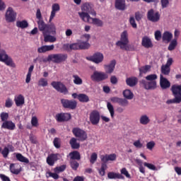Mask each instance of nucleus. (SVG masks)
Instances as JSON below:
<instances>
[{
  "instance_id": "nucleus-62",
  "label": "nucleus",
  "mask_w": 181,
  "mask_h": 181,
  "mask_svg": "<svg viewBox=\"0 0 181 181\" xmlns=\"http://www.w3.org/2000/svg\"><path fill=\"white\" fill-rule=\"evenodd\" d=\"M146 148L147 149H149V151H152L153 148H155V141H151L146 144Z\"/></svg>"
},
{
  "instance_id": "nucleus-7",
  "label": "nucleus",
  "mask_w": 181,
  "mask_h": 181,
  "mask_svg": "<svg viewBox=\"0 0 181 181\" xmlns=\"http://www.w3.org/2000/svg\"><path fill=\"white\" fill-rule=\"evenodd\" d=\"M72 133L74 134V136L78 139V141H80L81 142H84V141L87 139V133L86 131L78 127L74 128Z\"/></svg>"
},
{
  "instance_id": "nucleus-25",
  "label": "nucleus",
  "mask_w": 181,
  "mask_h": 181,
  "mask_svg": "<svg viewBox=\"0 0 181 181\" xmlns=\"http://www.w3.org/2000/svg\"><path fill=\"white\" fill-rule=\"evenodd\" d=\"M115 6L119 11H125V0H115Z\"/></svg>"
},
{
  "instance_id": "nucleus-5",
  "label": "nucleus",
  "mask_w": 181,
  "mask_h": 181,
  "mask_svg": "<svg viewBox=\"0 0 181 181\" xmlns=\"http://www.w3.org/2000/svg\"><path fill=\"white\" fill-rule=\"evenodd\" d=\"M66 60H67L66 54H51L48 55L47 60L45 59L44 62H52L53 63L59 64V63L66 62Z\"/></svg>"
},
{
  "instance_id": "nucleus-26",
  "label": "nucleus",
  "mask_w": 181,
  "mask_h": 181,
  "mask_svg": "<svg viewBox=\"0 0 181 181\" xmlns=\"http://www.w3.org/2000/svg\"><path fill=\"white\" fill-rule=\"evenodd\" d=\"M14 101L17 107H21V105L25 104V97L20 94L18 96H15Z\"/></svg>"
},
{
  "instance_id": "nucleus-45",
  "label": "nucleus",
  "mask_w": 181,
  "mask_h": 181,
  "mask_svg": "<svg viewBox=\"0 0 181 181\" xmlns=\"http://www.w3.org/2000/svg\"><path fill=\"white\" fill-rule=\"evenodd\" d=\"M161 73L162 74H164V76H169L170 74V67L167 66L166 65H162Z\"/></svg>"
},
{
  "instance_id": "nucleus-8",
  "label": "nucleus",
  "mask_w": 181,
  "mask_h": 181,
  "mask_svg": "<svg viewBox=\"0 0 181 181\" xmlns=\"http://www.w3.org/2000/svg\"><path fill=\"white\" fill-rule=\"evenodd\" d=\"M129 43L128 31L124 30L120 35V40L116 42V46L121 49L123 48L124 46H127Z\"/></svg>"
},
{
  "instance_id": "nucleus-28",
  "label": "nucleus",
  "mask_w": 181,
  "mask_h": 181,
  "mask_svg": "<svg viewBox=\"0 0 181 181\" xmlns=\"http://www.w3.org/2000/svg\"><path fill=\"white\" fill-rule=\"evenodd\" d=\"M43 36H44V42L47 43V42H49L50 43H53L56 42V37L50 35H47V33L46 32L43 33Z\"/></svg>"
},
{
  "instance_id": "nucleus-50",
  "label": "nucleus",
  "mask_w": 181,
  "mask_h": 181,
  "mask_svg": "<svg viewBox=\"0 0 181 181\" xmlns=\"http://www.w3.org/2000/svg\"><path fill=\"white\" fill-rule=\"evenodd\" d=\"M70 166L72 170H77V169H78V166H80V163H78L76 160H71L70 161Z\"/></svg>"
},
{
  "instance_id": "nucleus-9",
  "label": "nucleus",
  "mask_w": 181,
  "mask_h": 181,
  "mask_svg": "<svg viewBox=\"0 0 181 181\" xmlns=\"http://www.w3.org/2000/svg\"><path fill=\"white\" fill-rule=\"evenodd\" d=\"M61 104L64 108L69 110H76L77 108V102L73 100L61 99Z\"/></svg>"
},
{
  "instance_id": "nucleus-18",
  "label": "nucleus",
  "mask_w": 181,
  "mask_h": 181,
  "mask_svg": "<svg viewBox=\"0 0 181 181\" xmlns=\"http://www.w3.org/2000/svg\"><path fill=\"white\" fill-rule=\"evenodd\" d=\"M141 45L143 46V47H145L146 49H150L151 47H153L152 40L148 36L143 37L141 40Z\"/></svg>"
},
{
  "instance_id": "nucleus-59",
  "label": "nucleus",
  "mask_w": 181,
  "mask_h": 181,
  "mask_svg": "<svg viewBox=\"0 0 181 181\" xmlns=\"http://www.w3.org/2000/svg\"><path fill=\"white\" fill-rule=\"evenodd\" d=\"M121 175H124L127 177L128 179H131V175H129V173H128V170H127L126 168H122L120 170Z\"/></svg>"
},
{
  "instance_id": "nucleus-17",
  "label": "nucleus",
  "mask_w": 181,
  "mask_h": 181,
  "mask_svg": "<svg viewBox=\"0 0 181 181\" xmlns=\"http://www.w3.org/2000/svg\"><path fill=\"white\" fill-rule=\"evenodd\" d=\"M3 129H8V131H13L16 128V125L11 120L4 122L1 124Z\"/></svg>"
},
{
  "instance_id": "nucleus-58",
  "label": "nucleus",
  "mask_w": 181,
  "mask_h": 181,
  "mask_svg": "<svg viewBox=\"0 0 181 181\" xmlns=\"http://www.w3.org/2000/svg\"><path fill=\"white\" fill-rule=\"evenodd\" d=\"M31 125L35 127H39V122L37 120V117L35 116L33 117L31 119Z\"/></svg>"
},
{
  "instance_id": "nucleus-61",
  "label": "nucleus",
  "mask_w": 181,
  "mask_h": 181,
  "mask_svg": "<svg viewBox=\"0 0 181 181\" xmlns=\"http://www.w3.org/2000/svg\"><path fill=\"white\" fill-rule=\"evenodd\" d=\"M1 155L3 156V158H8V155H9V148L5 147L1 151Z\"/></svg>"
},
{
  "instance_id": "nucleus-40",
  "label": "nucleus",
  "mask_w": 181,
  "mask_h": 181,
  "mask_svg": "<svg viewBox=\"0 0 181 181\" xmlns=\"http://www.w3.org/2000/svg\"><path fill=\"white\" fill-rule=\"evenodd\" d=\"M78 101H80V103H88V101H90V98L84 93H81L78 94Z\"/></svg>"
},
{
  "instance_id": "nucleus-46",
  "label": "nucleus",
  "mask_w": 181,
  "mask_h": 181,
  "mask_svg": "<svg viewBox=\"0 0 181 181\" xmlns=\"http://www.w3.org/2000/svg\"><path fill=\"white\" fill-rule=\"evenodd\" d=\"M105 170H107V164L105 163H101V168L98 170L100 176H105Z\"/></svg>"
},
{
  "instance_id": "nucleus-51",
  "label": "nucleus",
  "mask_w": 181,
  "mask_h": 181,
  "mask_svg": "<svg viewBox=\"0 0 181 181\" xmlns=\"http://www.w3.org/2000/svg\"><path fill=\"white\" fill-rule=\"evenodd\" d=\"M37 84H38L39 87H47L49 83L46 78H40V80L38 81Z\"/></svg>"
},
{
  "instance_id": "nucleus-22",
  "label": "nucleus",
  "mask_w": 181,
  "mask_h": 181,
  "mask_svg": "<svg viewBox=\"0 0 181 181\" xmlns=\"http://www.w3.org/2000/svg\"><path fill=\"white\" fill-rule=\"evenodd\" d=\"M59 11H60V5H59V4H54L52 6L49 22H52V21L54 19V16H56V12H59Z\"/></svg>"
},
{
  "instance_id": "nucleus-49",
  "label": "nucleus",
  "mask_w": 181,
  "mask_h": 181,
  "mask_svg": "<svg viewBox=\"0 0 181 181\" xmlns=\"http://www.w3.org/2000/svg\"><path fill=\"white\" fill-rule=\"evenodd\" d=\"M53 144L57 149H60V148H62V140L59 138L56 137L54 139Z\"/></svg>"
},
{
  "instance_id": "nucleus-37",
  "label": "nucleus",
  "mask_w": 181,
  "mask_h": 181,
  "mask_svg": "<svg viewBox=\"0 0 181 181\" xmlns=\"http://www.w3.org/2000/svg\"><path fill=\"white\" fill-rule=\"evenodd\" d=\"M123 96L124 98H127V100H132V98H134V93L131 92V90L126 89L123 91Z\"/></svg>"
},
{
  "instance_id": "nucleus-3",
  "label": "nucleus",
  "mask_w": 181,
  "mask_h": 181,
  "mask_svg": "<svg viewBox=\"0 0 181 181\" xmlns=\"http://www.w3.org/2000/svg\"><path fill=\"white\" fill-rule=\"evenodd\" d=\"M170 91L175 97L173 99L168 100L167 104H180L181 103V85L174 84L170 88Z\"/></svg>"
},
{
  "instance_id": "nucleus-24",
  "label": "nucleus",
  "mask_w": 181,
  "mask_h": 181,
  "mask_svg": "<svg viewBox=\"0 0 181 181\" xmlns=\"http://www.w3.org/2000/svg\"><path fill=\"white\" fill-rule=\"evenodd\" d=\"M126 83L129 86V87H135L136 84H138V78L135 76H132L129 78H127L126 79Z\"/></svg>"
},
{
  "instance_id": "nucleus-57",
  "label": "nucleus",
  "mask_w": 181,
  "mask_h": 181,
  "mask_svg": "<svg viewBox=\"0 0 181 181\" xmlns=\"http://www.w3.org/2000/svg\"><path fill=\"white\" fill-rule=\"evenodd\" d=\"M12 105H13V101H12V99L8 98L6 100V103H5L6 108H11Z\"/></svg>"
},
{
  "instance_id": "nucleus-29",
  "label": "nucleus",
  "mask_w": 181,
  "mask_h": 181,
  "mask_svg": "<svg viewBox=\"0 0 181 181\" xmlns=\"http://www.w3.org/2000/svg\"><path fill=\"white\" fill-rule=\"evenodd\" d=\"M108 179H124V176L119 173L115 172H109L107 173Z\"/></svg>"
},
{
  "instance_id": "nucleus-34",
  "label": "nucleus",
  "mask_w": 181,
  "mask_h": 181,
  "mask_svg": "<svg viewBox=\"0 0 181 181\" xmlns=\"http://www.w3.org/2000/svg\"><path fill=\"white\" fill-rule=\"evenodd\" d=\"M10 172L13 173V175H19L22 170L21 168H16V164L11 163L10 165Z\"/></svg>"
},
{
  "instance_id": "nucleus-56",
  "label": "nucleus",
  "mask_w": 181,
  "mask_h": 181,
  "mask_svg": "<svg viewBox=\"0 0 181 181\" xmlns=\"http://www.w3.org/2000/svg\"><path fill=\"white\" fill-rule=\"evenodd\" d=\"M129 23L134 29H136L138 28V25L135 22V18H134V16L129 18Z\"/></svg>"
},
{
  "instance_id": "nucleus-42",
  "label": "nucleus",
  "mask_w": 181,
  "mask_h": 181,
  "mask_svg": "<svg viewBox=\"0 0 181 181\" xmlns=\"http://www.w3.org/2000/svg\"><path fill=\"white\" fill-rule=\"evenodd\" d=\"M176 46H177V38H175L170 42L168 46V50H170V52L175 50V49H176Z\"/></svg>"
},
{
  "instance_id": "nucleus-12",
  "label": "nucleus",
  "mask_w": 181,
  "mask_h": 181,
  "mask_svg": "<svg viewBox=\"0 0 181 181\" xmlns=\"http://www.w3.org/2000/svg\"><path fill=\"white\" fill-rule=\"evenodd\" d=\"M6 21L8 23L15 22V21H16V13L13 11L12 7H8L6 11Z\"/></svg>"
},
{
  "instance_id": "nucleus-1",
  "label": "nucleus",
  "mask_w": 181,
  "mask_h": 181,
  "mask_svg": "<svg viewBox=\"0 0 181 181\" xmlns=\"http://www.w3.org/2000/svg\"><path fill=\"white\" fill-rule=\"evenodd\" d=\"M115 64H117V62L115 59L112 60L110 64L105 65V72L95 71L93 74L90 76V78L93 81H104V80H107L108 78V74H112L115 70Z\"/></svg>"
},
{
  "instance_id": "nucleus-20",
  "label": "nucleus",
  "mask_w": 181,
  "mask_h": 181,
  "mask_svg": "<svg viewBox=\"0 0 181 181\" xmlns=\"http://www.w3.org/2000/svg\"><path fill=\"white\" fill-rule=\"evenodd\" d=\"M63 49L67 52H70V50H80V46L78 43L64 44Z\"/></svg>"
},
{
  "instance_id": "nucleus-48",
  "label": "nucleus",
  "mask_w": 181,
  "mask_h": 181,
  "mask_svg": "<svg viewBox=\"0 0 181 181\" xmlns=\"http://www.w3.org/2000/svg\"><path fill=\"white\" fill-rule=\"evenodd\" d=\"M74 83L76 86H81L83 84V79L78 75H73Z\"/></svg>"
},
{
  "instance_id": "nucleus-6",
  "label": "nucleus",
  "mask_w": 181,
  "mask_h": 181,
  "mask_svg": "<svg viewBox=\"0 0 181 181\" xmlns=\"http://www.w3.org/2000/svg\"><path fill=\"white\" fill-rule=\"evenodd\" d=\"M51 86L54 88V90L58 91V93L65 95L69 93L67 87H66V85L62 83V81H52L51 83Z\"/></svg>"
},
{
  "instance_id": "nucleus-35",
  "label": "nucleus",
  "mask_w": 181,
  "mask_h": 181,
  "mask_svg": "<svg viewBox=\"0 0 181 181\" xmlns=\"http://www.w3.org/2000/svg\"><path fill=\"white\" fill-rule=\"evenodd\" d=\"M69 144L72 149H78L80 148V143H77V139L73 137L69 141Z\"/></svg>"
},
{
  "instance_id": "nucleus-38",
  "label": "nucleus",
  "mask_w": 181,
  "mask_h": 181,
  "mask_svg": "<svg viewBox=\"0 0 181 181\" xmlns=\"http://www.w3.org/2000/svg\"><path fill=\"white\" fill-rule=\"evenodd\" d=\"M79 45V50H87V49H90L91 46L88 42H78Z\"/></svg>"
},
{
  "instance_id": "nucleus-23",
  "label": "nucleus",
  "mask_w": 181,
  "mask_h": 181,
  "mask_svg": "<svg viewBox=\"0 0 181 181\" xmlns=\"http://www.w3.org/2000/svg\"><path fill=\"white\" fill-rule=\"evenodd\" d=\"M54 49V45H43L40 47L37 48V52L38 53H46V52H50L51 50H53Z\"/></svg>"
},
{
  "instance_id": "nucleus-2",
  "label": "nucleus",
  "mask_w": 181,
  "mask_h": 181,
  "mask_svg": "<svg viewBox=\"0 0 181 181\" xmlns=\"http://www.w3.org/2000/svg\"><path fill=\"white\" fill-rule=\"evenodd\" d=\"M156 80H158V75L152 74L147 75L145 79L139 81V83L145 90H156L158 88V82Z\"/></svg>"
},
{
  "instance_id": "nucleus-54",
  "label": "nucleus",
  "mask_w": 181,
  "mask_h": 181,
  "mask_svg": "<svg viewBox=\"0 0 181 181\" xmlns=\"http://www.w3.org/2000/svg\"><path fill=\"white\" fill-rule=\"evenodd\" d=\"M118 104L121 105V107H128L129 102L127 99L120 98Z\"/></svg>"
},
{
  "instance_id": "nucleus-10",
  "label": "nucleus",
  "mask_w": 181,
  "mask_h": 181,
  "mask_svg": "<svg viewBox=\"0 0 181 181\" xmlns=\"http://www.w3.org/2000/svg\"><path fill=\"white\" fill-rule=\"evenodd\" d=\"M147 19L148 21H150V22H159L160 19V14H159V12H155V10L153 8L150 9L147 12Z\"/></svg>"
},
{
  "instance_id": "nucleus-43",
  "label": "nucleus",
  "mask_w": 181,
  "mask_h": 181,
  "mask_svg": "<svg viewBox=\"0 0 181 181\" xmlns=\"http://www.w3.org/2000/svg\"><path fill=\"white\" fill-rule=\"evenodd\" d=\"M120 49L121 50H126V52H135V50H136L135 46L128 44L123 46V47Z\"/></svg>"
},
{
  "instance_id": "nucleus-4",
  "label": "nucleus",
  "mask_w": 181,
  "mask_h": 181,
  "mask_svg": "<svg viewBox=\"0 0 181 181\" xmlns=\"http://www.w3.org/2000/svg\"><path fill=\"white\" fill-rule=\"evenodd\" d=\"M78 15L81 18V19H82V21H83V22H87L88 23H90V21H92V23L93 25H95V26H98L99 28L103 27V25H104V23H103V21L97 18H91V16H90V15L87 13H84V12H79Z\"/></svg>"
},
{
  "instance_id": "nucleus-14",
  "label": "nucleus",
  "mask_w": 181,
  "mask_h": 181,
  "mask_svg": "<svg viewBox=\"0 0 181 181\" xmlns=\"http://www.w3.org/2000/svg\"><path fill=\"white\" fill-rule=\"evenodd\" d=\"M88 60L93 62V63L99 64V63H102L103 60H104V55L101 52H96L93 56L90 57Z\"/></svg>"
},
{
  "instance_id": "nucleus-52",
  "label": "nucleus",
  "mask_w": 181,
  "mask_h": 181,
  "mask_svg": "<svg viewBox=\"0 0 181 181\" xmlns=\"http://www.w3.org/2000/svg\"><path fill=\"white\" fill-rule=\"evenodd\" d=\"M67 168V165H62L61 166L56 167L54 169V171L55 173H62V172H64L66 170V168Z\"/></svg>"
},
{
  "instance_id": "nucleus-55",
  "label": "nucleus",
  "mask_w": 181,
  "mask_h": 181,
  "mask_svg": "<svg viewBox=\"0 0 181 181\" xmlns=\"http://www.w3.org/2000/svg\"><path fill=\"white\" fill-rule=\"evenodd\" d=\"M98 158V156L97 155V153H93L90 155V162L92 165H94V163H95V162H97V159Z\"/></svg>"
},
{
  "instance_id": "nucleus-30",
  "label": "nucleus",
  "mask_w": 181,
  "mask_h": 181,
  "mask_svg": "<svg viewBox=\"0 0 181 181\" xmlns=\"http://www.w3.org/2000/svg\"><path fill=\"white\" fill-rule=\"evenodd\" d=\"M16 26L17 28H20L21 29H26V28L29 27V23L27 21H16Z\"/></svg>"
},
{
  "instance_id": "nucleus-39",
  "label": "nucleus",
  "mask_w": 181,
  "mask_h": 181,
  "mask_svg": "<svg viewBox=\"0 0 181 181\" xmlns=\"http://www.w3.org/2000/svg\"><path fill=\"white\" fill-rule=\"evenodd\" d=\"M33 69H35V66L31 65L28 69V72L26 76L25 83H30V78L32 77V72L33 71Z\"/></svg>"
},
{
  "instance_id": "nucleus-64",
  "label": "nucleus",
  "mask_w": 181,
  "mask_h": 181,
  "mask_svg": "<svg viewBox=\"0 0 181 181\" xmlns=\"http://www.w3.org/2000/svg\"><path fill=\"white\" fill-rule=\"evenodd\" d=\"M154 35L156 40H160V39H162V33H160V31H156Z\"/></svg>"
},
{
  "instance_id": "nucleus-53",
  "label": "nucleus",
  "mask_w": 181,
  "mask_h": 181,
  "mask_svg": "<svg viewBox=\"0 0 181 181\" xmlns=\"http://www.w3.org/2000/svg\"><path fill=\"white\" fill-rule=\"evenodd\" d=\"M0 118L2 122H5L6 121H8V119L9 118V114L8 112H1L0 115Z\"/></svg>"
},
{
  "instance_id": "nucleus-41",
  "label": "nucleus",
  "mask_w": 181,
  "mask_h": 181,
  "mask_svg": "<svg viewBox=\"0 0 181 181\" xmlns=\"http://www.w3.org/2000/svg\"><path fill=\"white\" fill-rule=\"evenodd\" d=\"M107 108L110 114L111 118H114V115H115V111L114 110V106L111 104V103H107Z\"/></svg>"
},
{
  "instance_id": "nucleus-47",
  "label": "nucleus",
  "mask_w": 181,
  "mask_h": 181,
  "mask_svg": "<svg viewBox=\"0 0 181 181\" xmlns=\"http://www.w3.org/2000/svg\"><path fill=\"white\" fill-rule=\"evenodd\" d=\"M91 6H90V4L88 3H85L81 7L83 11L82 12H84V13H88V15L90 11H91Z\"/></svg>"
},
{
  "instance_id": "nucleus-32",
  "label": "nucleus",
  "mask_w": 181,
  "mask_h": 181,
  "mask_svg": "<svg viewBox=\"0 0 181 181\" xmlns=\"http://www.w3.org/2000/svg\"><path fill=\"white\" fill-rule=\"evenodd\" d=\"M69 156L72 160H80L81 159V156L80 153L77 151H72L69 153Z\"/></svg>"
},
{
  "instance_id": "nucleus-31",
  "label": "nucleus",
  "mask_w": 181,
  "mask_h": 181,
  "mask_svg": "<svg viewBox=\"0 0 181 181\" xmlns=\"http://www.w3.org/2000/svg\"><path fill=\"white\" fill-rule=\"evenodd\" d=\"M151 71L150 65H146V66H143L140 67L139 69V76L142 77V74H146V73H148V71Z\"/></svg>"
},
{
  "instance_id": "nucleus-21",
  "label": "nucleus",
  "mask_w": 181,
  "mask_h": 181,
  "mask_svg": "<svg viewBox=\"0 0 181 181\" xmlns=\"http://www.w3.org/2000/svg\"><path fill=\"white\" fill-rule=\"evenodd\" d=\"M173 38V34L169 31H165L162 35V40L164 43H170Z\"/></svg>"
},
{
  "instance_id": "nucleus-33",
  "label": "nucleus",
  "mask_w": 181,
  "mask_h": 181,
  "mask_svg": "<svg viewBox=\"0 0 181 181\" xmlns=\"http://www.w3.org/2000/svg\"><path fill=\"white\" fill-rule=\"evenodd\" d=\"M139 122L141 124V125H148L149 122H151V119H149V117L146 115H143L140 117Z\"/></svg>"
},
{
  "instance_id": "nucleus-11",
  "label": "nucleus",
  "mask_w": 181,
  "mask_h": 181,
  "mask_svg": "<svg viewBox=\"0 0 181 181\" xmlns=\"http://www.w3.org/2000/svg\"><path fill=\"white\" fill-rule=\"evenodd\" d=\"M100 112L98 110H93L89 115V119L92 125H98L100 124Z\"/></svg>"
},
{
  "instance_id": "nucleus-27",
  "label": "nucleus",
  "mask_w": 181,
  "mask_h": 181,
  "mask_svg": "<svg viewBox=\"0 0 181 181\" xmlns=\"http://www.w3.org/2000/svg\"><path fill=\"white\" fill-rule=\"evenodd\" d=\"M38 29L40 32H46L47 29L48 24L45 23V21L43 20H38L37 21Z\"/></svg>"
},
{
  "instance_id": "nucleus-19",
  "label": "nucleus",
  "mask_w": 181,
  "mask_h": 181,
  "mask_svg": "<svg viewBox=\"0 0 181 181\" xmlns=\"http://www.w3.org/2000/svg\"><path fill=\"white\" fill-rule=\"evenodd\" d=\"M117 160V155L115 153H112V154H106L105 156H100V160L101 162H103V163L107 164V162H108L109 160Z\"/></svg>"
},
{
  "instance_id": "nucleus-60",
  "label": "nucleus",
  "mask_w": 181,
  "mask_h": 181,
  "mask_svg": "<svg viewBox=\"0 0 181 181\" xmlns=\"http://www.w3.org/2000/svg\"><path fill=\"white\" fill-rule=\"evenodd\" d=\"M144 166L150 169V170H157L156 166H155V165L153 164H151L149 163H144Z\"/></svg>"
},
{
  "instance_id": "nucleus-13",
  "label": "nucleus",
  "mask_w": 181,
  "mask_h": 181,
  "mask_svg": "<svg viewBox=\"0 0 181 181\" xmlns=\"http://www.w3.org/2000/svg\"><path fill=\"white\" fill-rule=\"evenodd\" d=\"M55 119L57 122H66L71 119V115L70 113H57L55 115Z\"/></svg>"
},
{
  "instance_id": "nucleus-63",
  "label": "nucleus",
  "mask_w": 181,
  "mask_h": 181,
  "mask_svg": "<svg viewBox=\"0 0 181 181\" xmlns=\"http://www.w3.org/2000/svg\"><path fill=\"white\" fill-rule=\"evenodd\" d=\"M160 2L163 9H165V8H168V6H169V0H161Z\"/></svg>"
},
{
  "instance_id": "nucleus-36",
  "label": "nucleus",
  "mask_w": 181,
  "mask_h": 181,
  "mask_svg": "<svg viewBox=\"0 0 181 181\" xmlns=\"http://www.w3.org/2000/svg\"><path fill=\"white\" fill-rule=\"evenodd\" d=\"M16 158L19 162H22L23 163H29V159L23 156L21 153H16Z\"/></svg>"
},
{
  "instance_id": "nucleus-44",
  "label": "nucleus",
  "mask_w": 181,
  "mask_h": 181,
  "mask_svg": "<svg viewBox=\"0 0 181 181\" xmlns=\"http://www.w3.org/2000/svg\"><path fill=\"white\" fill-rule=\"evenodd\" d=\"M45 32L46 33H51V35H54L56 34V27L54 25H48Z\"/></svg>"
},
{
  "instance_id": "nucleus-16",
  "label": "nucleus",
  "mask_w": 181,
  "mask_h": 181,
  "mask_svg": "<svg viewBox=\"0 0 181 181\" xmlns=\"http://www.w3.org/2000/svg\"><path fill=\"white\" fill-rule=\"evenodd\" d=\"M160 86L162 90H167L170 88V81L168 78L163 77V75H160Z\"/></svg>"
},
{
  "instance_id": "nucleus-15",
  "label": "nucleus",
  "mask_w": 181,
  "mask_h": 181,
  "mask_svg": "<svg viewBox=\"0 0 181 181\" xmlns=\"http://www.w3.org/2000/svg\"><path fill=\"white\" fill-rule=\"evenodd\" d=\"M60 159V154L59 153H52L47 156V163L49 166H54V163L57 162Z\"/></svg>"
}]
</instances>
